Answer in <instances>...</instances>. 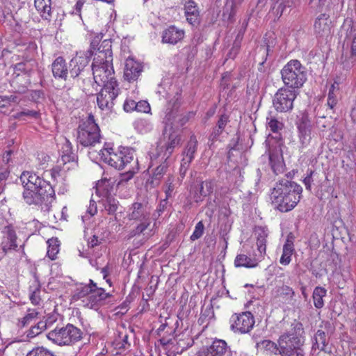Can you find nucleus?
I'll return each instance as SVG.
<instances>
[{
    "mask_svg": "<svg viewBox=\"0 0 356 356\" xmlns=\"http://www.w3.org/2000/svg\"><path fill=\"white\" fill-rule=\"evenodd\" d=\"M91 284H92V291L90 293L89 302L86 303V306L90 308H93L95 306L98 305L102 301L110 297L109 293H106L105 290L102 288L97 287V284L90 280Z\"/></svg>",
    "mask_w": 356,
    "mask_h": 356,
    "instance_id": "412c9836",
    "label": "nucleus"
},
{
    "mask_svg": "<svg viewBox=\"0 0 356 356\" xmlns=\"http://www.w3.org/2000/svg\"><path fill=\"white\" fill-rule=\"evenodd\" d=\"M334 327L329 321H323L313 338L312 350H318L325 353H331L329 345L330 337L334 332Z\"/></svg>",
    "mask_w": 356,
    "mask_h": 356,
    "instance_id": "f8f14e48",
    "label": "nucleus"
},
{
    "mask_svg": "<svg viewBox=\"0 0 356 356\" xmlns=\"http://www.w3.org/2000/svg\"><path fill=\"white\" fill-rule=\"evenodd\" d=\"M302 188L297 183L282 179L276 183L271 193L272 204L281 212H288L300 202Z\"/></svg>",
    "mask_w": 356,
    "mask_h": 356,
    "instance_id": "f03ea898",
    "label": "nucleus"
},
{
    "mask_svg": "<svg viewBox=\"0 0 356 356\" xmlns=\"http://www.w3.org/2000/svg\"><path fill=\"white\" fill-rule=\"evenodd\" d=\"M300 138L302 144L307 143L309 139V129L305 124H301L298 126Z\"/></svg>",
    "mask_w": 356,
    "mask_h": 356,
    "instance_id": "864d4df0",
    "label": "nucleus"
},
{
    "mask_svg": "<svg viewBox=\"0 0 356 356\" xmlns=\"http://www.w3.org/2000/svg\"><path fill=\"white\" fill-rule=\"evenodd\" d=\"M229 122L228 117L225 115H222L219 118L216 126L213 129V131L210 135V140L212 141L218 140V137L222 134L224 129Z\"/></svg>",
    "mask_w": 356,
    "mask_h": 356,
    "instance_id": "473e14b6",
    "label": "nucleus"
},
{
    "mask_svg": "<svg viewBox=\"0 0 356 356\" xmlns=\"http://www.w3.org/2000/svg\"><path fill=\"white\" fill-rule=\"evenodd\" d=\"M293 251V242L288 238L283 246V252L280 260V264L284 266L288 265L291 261V257Z\"/></svg>",
    "mask_w": 356,
    "mask_h": 356,
    "instance_id": "2f4dec72",
    "label": "nucleus"
},
{
    "mask_svg": "<svg viewBox=\"0 0 356 356\" xmlns=\"http://www.w3.org/2000/svg\"><path fill=\"white\" fill-rule=\"evenodd\" d=\"M35 7L41 17L49 21L51 17V0H35Z\"/></svg>",
    "mask_w": 356,
    "mask_h": 356,
    "instance_id": "c756f323",
    "label": "nucleus"
},
{
    "mask_svg": "<svg viewBox=\"0 0 356 356\" xmlns=\"http://www.w3.org/2000/svg\"><path fill=\"white\" fill-rule=\"evenodd\" d=\"M167 204H168V202H167V199H165V200H163L161 201L158 208H157V212L159 213V216L161 215V213H162L165 209H166V207H167Z\"/></svg>",
    "mask_w": 356,
    "mask_h": 356,
    "instance_id": "774afa93",
    "label": "nucleus"
},
{
    "mask_svg": "<svg viewBox=\"0 0 356 356\" xmlns=\"http://www.w3.org/2000/svg\"><path fill=\"white\" fill-rule=\"evenodd\" d=\"M45 330H47V323L41 322L40 319L35 325H32L26 332V337L29 340L41 334Z\"/></svg>",
    "mask_w": 356,
    "mask_h": 356,
    "instance_id": "f704fd0d",
    "label": "nucleus"
},
{
    "mask_svg": "<svg viewBox=\"0 0 356 356\" xmlns=\"http://www.w3.org/2000/svg\"><path fill=\"white\" fill-rule=\"evenodd\" d=\"M9 175L8 168L6 165L0 167V182L6 179Z\"/></svg>",
    "mask_w": 356,
    "mask_h": 356,
    "instance_id": "69168bd1",
    "label": "nucleus"
},
{
    "mask_svg": "<svg viewBox=\"0 0 356 356\" xmlns=\"http://www.w3.org/2000/svg\"><path fill=\"white\" fill-rule=\"evenodd\" d=\"M350 58L356 61V34L353 38L350 47Z\"/></svg>",
    "mask_w": 356,
    "mask_h": 356,
    "instance_id": "0e129e2a",
    "label": "nucleus"
},
{
    "mask_svg": "<svg viewBox=\"0 0 356 356\" xmlns=\"http://www.w3.org/2000/svg\"><path fill=\"white\" fill-rule=\"evenodd\" d=\"M305 331L300 322L292 323L291 328L282 334L277 343L282 356H305L302 346L305 343Z\"/></svg>",
    "mask_w": 356,
    "mask_h": 356,
    "instance_id": "7ed1b4c3",
    "label": "nucleus"
},
{
    "mask_svg": "<svg viewBox=\"0 0 356 356\" xmlns=\"http://www.w3.org/2000/svg\"><path fill=\"white\" fill-rule=\"evenodd\" d=\"M151 208L147 202H134L129 209L127 218L137 223L136 227L131 232V236L145 234V231L151 224Z\"/></svg>",
    "mask_w": 356,
    "mask_h": 356,
    "instance_id": "423d86ee",
    "label": "nucleus"
},
{
    "mask_svg": "<svg viewBox=\"0 0 356 356\" xmlns=\"http://www.w3.org/2000/svg\"><path fill=\"white\" fill-rule=\"evenodd\" d=\"M231 322V329L242 334L249 332L254 325V316L250 312L233 315Z\"/></svg>",
    "mask_w": 356,
    "mask_h": 356,
    "instance_id": "4468645a",
    "label": "nucleus"
},
{
    "mask_svg": "<svg viewBox=\"0 0 356 356\" xmlns=\"http://www.w3.org/2000/svg\"><path fill=\"white\" fill-rule=\"evenodd\" d=\"M19 179L24 186V190H27V188L37 189L39 188H47L49 189L50 187H52L49 182L30 171L23 172Z\"/></svg>",
    "mask_w": 356,
    "mask_h": 356,
    "instance_id": "a211bd4d",
    "label": "nucleus"
},
{
    "mask_svg": "<svg viewBox=\"0 0 356 356\" xmlns=\"http://www.w3.org/2000/svg\"><path fill=\"white\" fill-rule=\"evenodd\" d=\"M11 102L19 103V99L16 95H1L0 108H6L9 106Z\"/></svg>",
    "mask_w": 356,
    "mask_h": 356,
    "instance_id": "a18cd8bd",
    "label": "nucleus"
},
{
    "mask_svg": "<svg viewBox=\"0 0 356 356\" xmlns=\"http://www.w3.org/2000/svg\"><path fill=\"white\" fill-rule=\"evenodd\" d=\"M135 173V170L129 169L127 172L120 174L117 184L119 186L123 184L124 182H127L133 177Z\"/></svg>",
    "mask_w": 356,
    "mask_h": 356,
    "instance_id": "4d7b16f0",
    "label": "nucleus"
},
{
    "mask_svg": "<svg viewBox=\"0 0 356 356\" xmlns=\"http://www.w3.org/2000/svg\"><path fill=\"white\" fill-rule=\"evenodd\" d=\"M282 79L290 89L298 90L307 80L305 67L298 60H291L281 70Z\"/></svg>",
    "mask_w": 356,
    "mask_h": 356,
    "instance_id": "20e7f679",
    "label": "nucleus"
},
{
    "mask_svg": "<svg viewBox=\"0 0 356 356\" xmlns=\"http://www.w3.org/2000/svg\"><path fill=\"white\" fill-rule=\"evenodd\" d=\"M119 202L117 200L111 197H107L104 203L105 210L108 214H114L117 211Z\"/></svg>",
    "mask_w": 356,
    "mask_h": 356,
    "instance_id": "37998d69",
    "label": "nucleus"
},
{
    "mask_svg": "<svg viewBox=\"0 0 356 356\" xmlns=\"http://www.w3.org/2000/svg\"><path fill=\"white\" fill-rule=\"evenodd\" d=\"M69 70L65 59L60 56L56 58L51 64V71L56 79L67 80L70 74Z\"/></svg>",
    "mask_w": 356,
    "mask_h": 356,
    "instance_id": "5701e85b",
    "label": "nucleus"
},
{
    "mask_svg": "<svg viewBox=\"0 0 356 356\" xmlns=\"http://www.w3.org/2000/svg\"><path fill=\"white\" fill-rule=\"evenodd\" d=\"M314 31L320 37L327 36L331 32V21L328 15L321 14L314 22Z\"/></svg>",
    "mask_w": 356,
    "mask_h": 356,
    "instance_id": "4be33fe9",
    "label": "nucleus"
},
{
    "mask_svg": "<svg viewBox=\"0 0 356 356\" xmlns=\"http://www.w3.org/2000/svg\"><path fill=\"white\" fill-rule=\"evenodd\" d=\"M71 143L66 138L64 139V143L61 148V154H74L72 152Z\"/></svg>",
    "mask_w": 356,
    "mask_h": 356,
    "instance_id": "e2e57ef3",
    "label": "nucleus"
},
{
    "mask_svg": "<svg viewBox=\"0 0 356 356\" xmlns=\"http://www.w3.org/2000/svg\"><path fill=\"white\" fill-rule=\"evenodd\" d=\"M279 291L280 296L286 298L289 303L290 302V301L293 300L295 296V292L293 289L287 285H282L279 289Z\"/></svg>",
    "mask_w": 356,
    "mask_h": 356,
    "instance_id": "09e8293b",
    "label": "nucleus"
},
{
    "mask_svg": "<svg viewBox=\"0 0 356 356\" xmlns=\"http://www.w3.org/2000/svg\"><path fill=\"white\" fill-rule=\"evenodd\" d=\"M30 300L34 305H38L40 301V286L38 284L30 286Z\"/></svg>",
    "mask_w": 356,
    "mask_h": 356,
    "instance_id": "49530a36",
    "label": "nucleus"
},
{
    "mask_svg": "<svg viewBox=\"0 0 356 356\" xmlns=\"http://www.w3.org/2000/svg\"><path fill=\"white\" fill-rule=\"evenodd\" d=\"M185 15L186 20L191 24L197 23L200 11L197 3L193 0H188L184 3Z\"/></svg>",
    "mask_w": 356,
    "mask_h": 356,
    "instance_id": "bb28decb",
    "label": "nucleus"
},
{
    "mask_svg": "<svg viewBox=\"0 0 356 356\" xmlns=\"http://www.w3.org/2000/svg\"><path fill=\"white\" fill-rule=\"evenodd\" d=\"M197 356H232L225 341L216 339L211 346L202 347L196 354Z\"/></svg>",
    "mask_w": 356,
    "mask_h": 356,
    "instance_id": "dca6fc26",
    "label": "nucleus"
},
{
    "mask_svg": "<svg viewBox=\"0 0 356 356\" xmlns=\"http://www.w3.org/2000/svg\"><path fill=\"white\" fill-rule=\"evenodd\" d=\"M204 225L202 221L198 222L190 238L192 241L199 239L204 234Z\"/></svg>",
    "mask_w": 356,
    "mask_h": 356,
    "instance_id": "603ef678",
    "label": "nucleus"
},
{
    "mask_svg": "<svg viewBox=\"0 0 356 356\" xmlns=\"http://www.w3.org/2000/svg\"><path fill=\"white\" fill-rule=\"evenodd\" d=\"M31 97L33 101L35 102H40L42 100H44L45 98L44 93L41 90H35L31 91Z\"/></svg>",
    "mask_w": 356,
    "mask_h": 356,
    "instance_id": "052dcab7",
    "label": "nucleus"
},
{
    "mask_svg": "<svg viewBox=\"0 0 356 356\" xmlns=\"http://www.w3.org/2000/svg\"><path fill=\"white\" fill-rule=\"evenodd\" d=\"M243 35H237L234 43L232 49L227 54V56L229 58L234 59L237 54L238 53L239 49H240V44L241 41L242 40Z\"/></svg>",
    "mask_w": 356,
    "mask_h": 356,
    "instance_id": "3c124183",
    "label": "nucleus"
},
{
    "mask_svg": "<svg viewBox=\"0 0 356 356\" xmlns=\"http://www.w3.org/2000/svg\"><path fill=\"white\" fill-rule=\"evenodd\" d=\"M13 118L17 120H26V118L38 119L40 118V113L34 110L24 108L13 115Z\"/></svg>",
    "mask_w": 356,
    "mask_h": 356,
    "instance_id": "ea45409f",
    "label": "nucleus"
},
{
    "mask_svg": "<svg viewBox=\"0 0 356 356\" xmlns=\"http://www.w3.org/2000/svg\"><path fill=\"white\" fill-rule=\"evenodd\" d=\"M26 356H54L53 353L42 346L33 348Z\"/></svg>",
    "mask_w": 356,
    "mask_h": 356,
    "instance_id": "de8ad7c7",
    "label": "nucleus"
},
{
    "mask_svg": "<svg viewBox=\"0 0 356 356\" xmlns=\"http://www.w3.org/2000/svg\"><path fill=\"white\" fill-rule=\"evenodd\" d=\"M197 149V140L195 135H192L190 137V140L188 142L182 155L184 157L194 159V154Z\"/></svg>",
    "mask_w": 356,
    "mask_h": 356,
    "instance_id": "c9c22d12",
    "label": "nucleus"
},
{
    "mask_svg": "<svg viewBox=\"0 0 356 356\" xmlns=\"http://www.w3.org/2000/svg\"><path fill=\"white\" fill-rule=\"evenodd\" d=\"M143 71V65L132 57H128L124 63V79L129 82L136 81Z\"/></svg>",
    "mask_w": 356,
    "mask_h": 356,
    "instance_id": "6ab92c4d",
    "label": "nucleus"
},
{
    "mask_svg": "<svg viewBox=\"0 0 356 356\" xmlns=\"http://www.w3.org/2000/svg\"><path fill=\"white\" fill-rule=\"evenodd\" d=\"M168 131V127H165L164 135L166 134L168 140L165 145V149L162 159H168L172 154L175 148L178 147L181 142V136L177 131L170 129V128H169V133Z\"/></svg>",
    "mask_w": 356,
    "mask_h": 356,
    "instance_id": "aec40b11",
    "label": "nucleus"
},
{
    "mask_svg": "<svg viewBox=\"0 0 356 356\" xmlns=\"http://www.w3.org/2000/svg\"><path fill=\"white\" fill-rule=\"evenodd\" d=\"M168 103V107L165 111L164 121L166 127H170V129L184 126L190 118L194 116V113L188 112L179 114L178 106L179 104V97L177 95Z\"/></svg>",
    "mask_w": 356,
    "mask_h": 356,
    "instance_id": "1a4fd4ad",
    "label": "nucleus"
},
{
    "mask_svg": "<svg viewBox=\"0 0 356 356\" xmlns=\"http://www.w3.org/2000/svg\"><path fill=\"white\" fill-rule=\"evenodd\" d=\"M243 0H227L226 8H230L229 16H232L236 13V8L240 5Z\"/></svg>",
    "mask_w": 356,
    "mask_h": 356,
    "instance_id": "13d9d810",
    "label": "nucleus"
},
{
    "mask_svg": "<svg viewBox=\"0 0 356 356\" xmlns=\"http://www.w3.org/2000/svg\"><path fill=\"white\" fill-rule=\"evenodd\" d=\"M267 121L268 127L273 132H277L279 130H281L283 127L282 122L278 121L273 117H268Z\"/></svg>",
    "mask_w": 356,
    "mask_h": 356,
    "instance_id": "5fc2aeb1",
    "label": "nucleus"
},
{
    "mask_svg": "<svg viewBox=\"0 0 356 356\" xmlns=\"http://www.w3.org/2000/svg\"><path fill=\"white\" fill-rule=\"evenodd\" d=\"M119 88L114 82L108 83L102 88L97 96V102L99 108L104 111H110L113 105V101L118 95Z\"/></svg>",
    "mask_w": 356,
    "mask_h": 356,
    "instance_id": "ddd939ff",
    "label": "nucleus"
},
{
    "mask_svg": "<svg viewBox=\"0 0 356 356\" xmlns=\"http://www.w3.org/2000/svg\"><path fill=\"white\" fill-rule=\"evenodd\" d=\"M113 344L115 348L119 350L117 353H120L122 350H124L130 346L128 343V336L127 334L120 335L118 339L115 340Z\"/></svg>",
    "mask_w": 356,
    "mask_h": 356,
    "instance_id": "c03bdc74",
    "label": "nucleus"
},
{
    "mask_svg": "<svg viewBox=\"0 0 356 356\" xmlns=\"http://www.w3.org/2000/svg\"><path fill=\"white\" fill-rule=\"evenodd\" d=\"M298 91L288 88H281L275 94L273 99V105L275 109L280 113H288L292 111L293 102Z\"/></svg>",
    "mask_w": 356,
    "mask_h": 356,
    "instance_id": "9b49d317",
    "label": "nucleus"
},
{
    "mask_svg": "<svg viewBox=\"0 0 356 356\" xmlns=\"http://www.w3.org/2000/svg\"><path fill=\"white\" fill-rule=\"evenodd\" d=\"M273 4L279 3L277 8V14L282 15L284 9L293 5V0H271Z\"/></svg>",
    "mask_w": 356,
    "mask_h": 356,
    "instance_id": "8fccbe9b",
    "label": "nucleus"
},
{
    "mask_svg": "<svg viewBox=\"0 0 356 356\" xmlns=\"http://www.w3.org/2000/svg\"><path fill=\"white\" fill-rule=\"evenodd\" d=\"M100 139V129L95 123L94 116L89 115L77 129V140L84 147H91L99 143Z\"/></svg>",
    "mask_w": 356,
    "mask_h": 356,
    "instance_id": "6e6552de",
    "label": "nucleus"
},
{
    "mask_svg": "<svg viewBox=\"0 0 356 356\" xmlns=\"http://www.w3.org/2000/svg\"><path fill=\"white\" fill-rule=\"evenodd\" d=\"M213 190V183L211 181H202L193 189V199L195 202H199L207 195H210Z\"/></svg>",
    "mask_w": 356,
    "mask_h": 356,
    "instance_id": "b1692460",
    "label": "nucleus"
},
{
    "mask_svg": "<svg viewBox=\"0 0 356 356\" xmlns=\"http://www.w3.org/2000/svg\"><path fill=\"white\" fill-rule=\"evenodd\" d=\"M161 161H162V163H161L154 169L152 176L151 183L154 186H156L159 184L160 180L165 173L168 167V164L166 162L167 159H161Z\"/></svg>",
    "mask_w": 356,
    "mask_h": 356,
    "instance_id": "72a5a7b5",
    "label": "nucleus"
},
{
    "mask_svg": "<svg viewBox=\"0 0 356 356\" xmlns=\"http://www.w3.org/2000/svg\"><path fill=\"white\" fill-rule=\"evenodd\" d=\"M82 334L80 329L68 323L63 327H56L47 334V337L56 345L70 346L80 341Z\"/></svg>",
    "mask_w": 356,
    "mask_h": 356,
    "instance_id": "0eeeda50",
    "label": "nucleus"
},
{
    "mask_svg": "<svg viewBox=\"0 0 356 356\" xmlns=\"http://www.w3.org/2000/svg\"><path fill=\"white\" fill-rule=\"evenodd\" d=\"M269 161L274 173L278 175L283 172L284 165L280 149H270L269 152Z\"/></svg>",
    "mask_w": 356,
    "mask_h": 356,
    "instance_id": "a878e982",
    "label": "nucleus"
},
{
    "mask_svg": "<svg viewBox=\"0 0 356 356\" xmlns=\"http://www.w3.org/2000/svg\"><path fill=\"white\" fill-rule=\"evenodd\" d=\"M1 246L3 252L7 253L11 250H17V236L12 225H8L2 228Z\"/></svg>",
    "mask_w": 356,
    "mask_h": 356,
    "instance_id": "f3484780",
    "label": "nucleus"
},
{
    "mask_svg": "<svg viewBox=\"0 0 356 356\" xmlns=\"http://www.w3.org/2000/svg\"><path fill=\"white\" fill-rule=\"evenodd\" d=\"M136 102L131 99H127L124 104V110L126 112H131L136 110Z\"/></svg>",
    "mask_w": 356,
    "mask_h": 356,
    "instance_id": "680f3d73",
    "label": "nucleus"
},
{
    "mask_svg": "<svg viewBox=\"0 0 356 356\" xmlns=\"http://www.w3.org/2000/svg\"><path fill=\"white\" fill-rule=\"evenodd\" d=\"M48 249L47 256L51 259L54 260L56 258V255L59 252V241L57 238H50L47 241Z\"/></svg>",
    "mask_w": 356,
    "mask_h": 356,
    "instance_id": "79ce46f5",
    "label": "nucleus"
},
{
    "mask_svg": "<svg viewBox=\"0 0 356 356\" xmlns=\"http://www.w3.org/2000/svg\"><path fill=\"white\" fill-rule=\"evenodd\" d=\"M75 158V154H61V157L58 162L64 165L63 170H66L77 165Z\"/></svg>",
    "mask_w": 356,
    "mask_h": 356,
    "instance_id": "a19ab883",
    "label": "nucleus"
},
{
    "mask_svg": "<svg viewBox=\"0 0 356 356\" xmlns=\"http://www.w3.org/2000/svg\"><path fill=\"white\" fill-rule=\"evenodd\" d=\"M92 56V50L77 52L76 56L71 59L69 64L70 76L72 78L77 77L84 67L88 65Z\"/></svg>",
    "mask_w": 356,
    "mask_h": 356,
    "instance_id": "2eb2a0df",
    "label": "nucleus"
},
{
    "mask_svg": "<svg viewBox=\"0 0 356 356\" xmlns=\"http://www.w3.org/2000/svg\"><path fill=\"white\" fill-rule=\"evenodd\" d=\"M93 79L99 86L104 87L114 82L118 84L113 76V52L111 42L104 40L99 45L92 64Z\"/></svg>",
    "mask_w": 356,
    "mask_h": 356,
    "instance_id": "f257e3e1",
    "label": "nucleus"
},
{
    "mask_svg": "<svg viewBox=\"0 0 356 356\" xmlns=\"http://www.w3.org/2000/svg\"><path fill=\"white\" fill-rule=\"evenodd\" d=\"M102 159L111 166L122 170L134 159V150L127 147H120L117 150L104 148L100 150Z\"/></svg>",
    "mask_w": 356,
    "mask_h": 356,
    "instance_id": "39448f33",
    "label": "nucleus"
},
{
    "mask_svg": "<svg viewBox=\"0 0 356 356\" xmlns=\"http://www.w3.org/2000/svg\"><path fill=\"white\" fill-rule=\"evenodd\" d=\"M326 295V290L321 286H316L313 292V300L314 306L321 309L323 307L324 302L323 298Z\"/></svg>",
    "mask_w": 356,
    "mask_h": 356,
    "instance_id": "58836bf2",
    "label": "nucleus"
},
{
    "mask_svg": "<svg viewBox=\"0 0 356 356\" xmlns=\"http://www.w3.org/2000/svg\"><path fill=\"white\" fill-rule=\"evenodd\" d=\"M135 111L140 113H148L150 111L149 104L146 101H140L136 102Z\"/></svg>",
    "mask_w": 356,
    "mask_h": 356,
    "instance_id": "bf43d9fd",
    "label": "nucleus"
},
{
    "mask_svg": "<svg viewBox=\"0 0 356 356\" xmlns=\"http://www.w3.org/2000/svg\"><path fill=\"white\" fill-rule=\"evenodd\" d=\"M254 234L257 238V250L261 252L266 248V238L268 237L267 229L262 227H257L255 228Z\"/></svg>",
    "mask_w": 356,
    "mask_h": 356,
    "instance_id": "7c9ffc66",
    "label": "nucleus"
},
{
    "mask_svg": "<svg viewBox=\"0 0 356 356\" xmlns=\"http://www.w3.org/2000/svg\"><path fill=\"white\" fill-rule=\"evenodd\" d=\"M257 347L269 352L270 353L277 354L280 353V346L278 344L270 340H263L257 343Z\"/></svg>",
    "mask_w": 356,
    "mask_h": 356,
    "instance_id": "4c0bfd02",
    "label": "nucleus"
},
{
    "mask_svg": "<svg viewBox=\"0 0 356 356\" xmlns=\"http://www.w3.org/2000/svg\"><path fill=\"white\" fill-rule=\"evenodd\" d=\"M335 87L332 85L327 96V105L330 109H332L337 103V99L334 93Z\"/></svg>",
    "mask_w": 356,
    "mask_h": 356,
    "instance_id": "6e6d98bb",
    "label": "nucleus"
},
{
    "mask_svg": "<svg viewBox=\"0 0 356 356\" xmlns=\"http://www.w3.org/2000/svg\"><path fill=\"white\" fill-rule=\"evenodd\" d=\"M92 289V284H91V282L90 281L89 284L77 288L74 297L77 299L84 298V300H83V302H89Z\"/></svg>",
    "mask_w": 356,
    "mask_h": 356,
    "instance_id": "e433bc0d",
    "label": "nucleus"
},
{
    "mask_svg": "<svg viewBox=\"0 0 356 356\" xmlns=\"http://www.w3.org/2000/svg\"><path fill=\"white\" fill-rule=\"evenodd\" d=\"M313 173L314 172L311 170L309 172V174L304 179V184L305 185L306 188L308 190L311 189V184L312 182V177Z\"/></svg>",
    "mask_w": 356,
    "mask_h": 356,
    "instance_id": "338daca9",
    "label": "nucleus"
},
{
    "mask_svg": "<svg viewBox=\"0 0 356 356\" xmlns=\"http://www.w3.org/2000/svg\"><path fill=\"white\" fill-rule=\"evenodd\" d=\"M184 37V31L175 26H171L165 29L162 35V41L172 44H177Z\"/></svg>",
    "mask_w": 356,
    "mask_h": 356,
    "instance_id": "393cba45",
    "label": "nucleus"
},
{
    "mask_svg": "<svg viewBox=\"0 0 356 356\" xmlns=\"http://www.w3.org/2000/svg\"><path fill=\"white\" fill-rule=\"evenodd\" d=\"M40 319V313L35 309H30L22 318L18 319L17 326L23 328L29 325H32Z\"/></svg>",
    "mask_w": 356,
    "mask_h": 356,
    "instance_id": "c85d7f7f",
    "label": "nucleus"
},
{
    "mask_svg": "<svg viewBox=\"0 0 356 356\" xmlns=\"http://www.w3.org/2000/svg\"><path fill=\"white\" fill-rule=\"evenodd\" d=\"M261 255L255 258H252V257H248L243 254H238L234 260V265L236 267H245L248 268L257 267L259 263V259H261Z\"/></svg>",
    "mask_w": 356,
    "mask_h": 356,
    "instance_id": "cd10ccee",
    "label": "nucleus"
},
{
    "mask_svg": "<svg viewBox=\"0 0 356 356\" xmlns=\"http://www.w3.org/2000/svg\"><path fill=\"white\" fill-rule=\"evenodd\" d=\"M54 195L55 191L53 187H50L49 189L47 188H27L22 193L23 199L27 204H44L47 209H49V204L53 200Z\"/></svg>",
    "mask_w": 356,
    "mask_h": 356,
    "instance_id": "9d476101",
    "label": "nucleus"
}]
</instances>
